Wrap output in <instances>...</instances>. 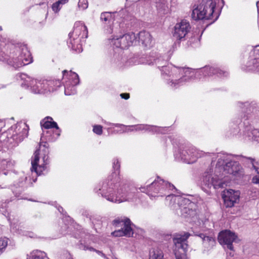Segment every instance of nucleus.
<instances>
[{
	"label": "nucleus",
	"mask_w": 259,
	"mask_h": 259,
	"mask_svg": "<svg viewBox=\"0 0 259 259\" xmlns=\"http://www.w3.org/2000/svg\"><path fill=\"white\" fill-rule=\"evenodd\" d=\"M155 64L161 71L167 84L171 88H178L192 81L196 77L203 75L209 77L216 75L220 77H227L229 73L219 68L210 66L195 70L191 68L179 67L170 65L166 66V62L159 58L154 60Z\"/></svg>",
	"instance_id": "1"
},
{
	"label": "nucleus",
	"mask_w": 259,
	"mask_h": 259,
	"mask_svg": "<svg viewBox=\"0 0 259 259\" xmlns=\"http://www.w3.org/2000/svg\"><path fill=\"white\" fill-rule=\"evenodd\" d=\"M120 166L118 159H113L114 171L95 189L96 192L99 191L102 197L107 201L115 203L132 201L136 196L135 189L121 181L119 176Z\"/></svg>",
	"instance_id": "2"
},
{
	"label": "nucleus",
	"mask_w": 259,
	"mask_h": 259,
	"mask_svg": "<svg viewBox=\"0 0 259 259\" xmlns=\"http://www.w3.org/2000/svg\"><path fill=\"white\" fill-rule=\"evenodd\" d=\"M147 182L144 186H141L139 189L142 192L145 193L152 197H159L166 196L167 201H169V205H175L177 204L180 207L183 208L187 205L194 206L195 204L189 199L182 196H177L169 194L167 192L168 190L174 189V186L170 183L164 182L163 180L157 178L150 184Z\"/></svg>",
	"instance_id": "3"
},
{
	"label": "nucleus",
	"mask_w": 259,
	"mask_h": 259,
	"mask_svg": "<svg viewBox=\"0 0 259 259\" xmlns=\"http://www.w3.org/2000/svg\"><path fill=\"white\" fill-rule=\"evenodd\" d=\"M191 10L193 20H211L213 22L218 19L221 12L216 8L215 0L199 1L192 5Z\"/></svg>",
	"instance_id": "4"
},
{
	"label": "nucleus",
	"mask_w": 259,
	"mask_h": 259,
	"mask_svg": "<svg viewBox=\"0 0 259 259\" xmlns=\"http://www.w3.org/2000/svg\"><path fill=\"white\" fill-rule=\"evenodd\" d=\"M22 87L30 88L34 94H45L56 91L61 85L58 80L37 79L32 78L26 74L20 75Z\"/></svg>",
	"instance_id": "5"
},
{
	"label": "nucleus",
	"mask_w": 259,
	"mask_h": 259,
	"mask_svg": "<svg viewBox=\"0 0 259 259\" xmlns=\"http://www.w3.org/2000/svg\"><path fill=\"white\" fill-rule=\"evenodd\" d=\"M213 155L214 157H212V161H214V157L218 159L216 166L221 170H223V175L230 174L237 176L242 175L241 166L238 162L233 160L232 155L223 153L213 154Z\"/></svg>",
	"instance_id": "6"
},
{
	"label": "nucleus",
	"mask_w": 259,
	"mask_h": 259,
	"mask_svg": "<svg viewBox=\"0 0 259 259\" xmlns=\"http://www.w3.org/2000/svg\"><path fill=\"white\" fill-rule=\"evenodd\" d=\"M18 56L16 57L8 56L3 52L0 53V61L7 62L9 65L15 68H18L23 66L28 65L32 62V57L27 47L25 46H21L16 48Z\"/></svg>",
	"instance_id": "7"
},
{
	"label": "nucleus",
	"mask_w": 259,
	"mask_h": 259,
	"mask_svg": "<svg viewBox=\"0 0 259 259\" xmlns=\"http://www.w3.org/2000/svg\"><path fill=\"white\" fill-rule=\"evenodd\" d=\"M88 29L87 26L81 22H76L73 31L69 33L67 44L69 48L77 53L82 52L81 41L88 37Z\"/></svg>",
	"instance_id": "8"
},
{
	"label": "nucleus",
	"mask_w": 259,
	"mask_h": 259,
	"mask_svg": "<svg viewBox=\"0 0 259 259\" xmlns=\"http://www.w3.org/2000/svg\"><path fill=\"white\" fill-rule=\"evenodd\" d=\"M49 153L48 143L40 142L39 149L35 151L34 158L31 160L32 172L34 171L37 175H40L47 169V165L49 163Z\"/></svg>",
	"instance_id": "9"
},
{
	"label": "nucleus",
	"mask_w": 259,
	"mask_h": 259,
	"mask_svg": "<svg viewBox=\"0 0 259 259\" xmlns=\"http://www.w3.org/2000/svg\"><path fill=\"white\" fill-rule=\"evenodd\" d=\"M207 154H210V153H205L191 145H185L181 146L175 152V156L176 158L181 160L184 162L191 164L195 162L198 158Z\"/></svg>",
	"instance_id": "10"
},
{
	"label": "nucleus",
	"mask_w": 259,
	"mask_h": 259,
	"mask_svg": "<svg viewBox=\"0 0 259 259\" xmlns=\"http://www.w3.org/2000/svg\"><path fill=\"white\" fill-rule=\"evenodd\" d=\"M211 169L206 170L200 179L201 189L205 192L209 193L211 188L214 189L224 188L227 186L225 181L220 179L216 175H212Z\"/></svg>",
	"instance_id": "11"
},
{
	"label": "nucleus",
	"mask_w": 259,
	"mask_h": 259,
	"mask_svg": "<svg viewBox=\"0 0 259 259\" xmlns=\"http://www.w3.org/2000/svg\"><path fill=\"white\" fill-rule=\"evenodd\" d=\"M137 37L133 32H129L122 35L114 36L108 40V42L113 49L123 50L135 45Z\"/></svg>",
	"instance_id": "12"
},
{
	"label": "nucleus",
	"mask_w": 259,
	"mask_h": 259,
	"mask_svg": "<svg viewBox=\"0 0 259 259\" xmlns=\"http://www.w3.org/2000/svg\"><path fill=\"white\" fill-rule=\"evenodd\" d=\"M190 236V234L186 232L174 235L173 242L175 244L174 251L176 259H187L186 252L188 247L187 239Z\"/></svg>",
	"instance_id": "13"
},
{
	"label": "nucleus",
	"mask_w": 259,
	"mask_h": 259,
	"mask_svg": "<svg viewBox=\"0 0 259 259\" xmlns=\"http://www.w3.org/2000/svg\"><path fill=\"white\" fill-rule=\"evenodd\" d=\"M112 225L115 227H120V229L114 231L111 235L115 237L126 236L131 237L133 234L132 228V223L128 218L125 217L117 218L112 222Z\"/></svg>",
	"instance_id": "14"
},
{
	"label": "nucleus",
	"mask_w": 259,
	"mask_h": 259,
	"mask_svg": "<svg viewBox=\"0 0 259 259\" xmlns=\"http://www.w3.org/2000/svg\"><path fill=\"white\" fill-rule=\"evenodd\" d=\"M62 73L65 95L70 96L76 94L75 87L79 82L78 74L71 71L68 72L65 70L62 72Z\"/></svg>",
	"instance_id": "15"
},
{
	"label": "nucleus",
	"mask_w": 259,
	"mask_h": 259,
	"mask_svg": "<svg viewBox=\"0 0 259 259\" xmlns=\"http://www.w3.org/2000/svg\"><path fill=\"white\" fill-rule=\"evenodd\" d=\"M191 28L189 22L186 20H182L175 25L173 37L177 40H184Z\"/></svg>",
	"instance_id": "16"
},
{
	"label": "nucleus",
	"mask_w": 259,
	"mask_h": 259,
	"mask_svg": "<svg viewBox=\"0 0 259 259\" xmlns=\"http://www.w3.org/2000/svg\"><path fill=\"white\" fill-rule=\"evenodd\" d=\"M238 106L245 114L243 118L245 119L255 118L259 114V107L255 102H238Z\"/></svg>",
	"instance_id": "17"
},
{
	"label": "nucleus",
	"mask_w": 259,
	"mask_h": 259,
	"mask_svg": "<svg viewBox=\"0 0 259 259\" xmlns=\"http://www.w3.org/2000/svg\"><path fill=\"white\" fill-rule=\"evenodd\" d=\"M237 239L236 234L230 230L222 231L218 236V241L221 245H226L231 250H233L232 243Z\"/></svg>",
	"instance_id": "18"
},
{
	"label": "nucleus",
	"mask_w": 259,
	"mask_h": 259,
	"mask_svg": "<svg viewBox=\"0 0 259 259\" xmlns=\"http://www.w3.org/2000/svg\"><path fill=\"white\" fill-rule=\"evenodd\" d=\"M240 193L239 191L232 189L225 190L223 192L222 197L224 204L227 207H231L234 206L239 201Z\"/></svg>",
	"instance_id": "19"
},
{
	"label": "nucleus",
	"mask_w": 259,
	"mask_h": 259,
	"mask_svg": "<svg viewBox=\"0 0 259 259\" xmlns=\"http://www.w3.org/2000/svg\"><path fill=\"white\" fill-rule=\"evenodd\" d=\"M243 138L246 140L259 141V130L251 125H246L242 134Z\"/></svg>",
	"instance_id": "20"
},
{
	"label": "nucleus",
	"mask_w": 259,
	"mask_h": 259,
	"mask_svg": "<svg viewBox=\"0 0 259 259\" xmlns=\"http://www.w3.org/2000/svg\"><path fill=\"white\" fill-rule=\"evenodd\" d=\"M16 129L18 128V131L22 128V131L19 132L18 134L16 133V135H13L11 139L15 141L16 143L18 144L21 142L23 140L26 138L28 134L29 127L25 123H20L17 124L15 125Z\"/></svg>",
	"instance_id": "21"
},
{
	"label": "nucleus",
	"mask_w": 259,
	"mask_h": 259,
	"mask_svg": "<svg viewBox=\"0 0 259 259\" xmlns=\"http://www.w3.org/2000/svg\"><path fill=\"white\" fill-rule=\"evenodd\" d=\"M133 127L136 128V131H143L151 132L153 134L154 133H161L164 134V131L166 128V127H163L160 126H156L148 124H139L133 125Z\"/></svg>",
	"instance_id": "22"
},
{
	"label": "nucleus",
	"mask_w": 259,
	"mask_h": 259,
	"mask_svg": "<svg viewBox=\"0 0 259 259\" xmlns=\"http://www.w3.org/2000/svg\"><path fill=\"white\" fill-rule=\"evenodd\" d=\"M253 54L255 55V57L247 63L246 70L259 72V46H256L253 49Z\"/></svg>",
	"instance_id": "23"
},
{
	"label": "nucleus",
	"mask_w": 259,
	"mask_h": 259,
	"mask_svg": "<svg viewBox=\"0 0 259 259\" xmlns=\"http://www.w3.org/2000/svg\"><path fill=\"white\" fill-rule=\"evenodd\" d=\"M104 123L106 125L110 126V127L108 128V130H109V128H114V127H118L120 128V130H114L113 132L114 134H122L123 133H128L136 131V128L133 127V125H125L122 124L112 123L106 121H104Z\"/></svg>",
	"instance_id": "24"
},
{
	"label": "nucleus",
	"mask_w": 259,
	"mask_h": 259,
	"mask_svg": "<svg viewBox=\"0 0 259 259\" xmlns=\"http://www.w3.org/2000/svg\"><path fill=\"white\" fill-rule=\"evenodd\" d=\"M42 129L46 130V132L52 133L53 128H55L59 130V127L57 123L53 120V118L50 116L45 118L40 122Z\"/></svg>",
	"instance_id": "25"
},
{
	"label": "nucleus",
	"mask_w": 259,
	"mask_h": 259,
	"mask_svg": "<svg viewBox=\"0 0 259 259\" xmlns=\"http://www.w3.org/2000/svg\"><path fill=\"white\" fill-rule=\"evenodd\" d=\"M139 40L142 45L146 48H150L152 45V39L150 34L146 31L140 32L137 35Z\"/></svg>",
	"instance_id": "26"
},
{
	"label": "nucleus",
	"mask_w": 259,
	"mask_h": 259,
	"mask_svg": "<svg viewBox=\"0 0 259 259\" xmlns=\"http://www.w3.org/2000/svg\"><path fill=\"white\" fill-rule=\"evenodd\" d=\"M195 235L201 238L204 246L207 248L212 247L215 244V240L212 235H206L200 233Z\"/></svg>",
	"instance_id": "27"
},
{
	"label": "nucleus",
	"mask_w": 259,
	"mask_h": 259,
	"mask_svg": "<svg viewBox=\"0 0 259 259\" xmlns=\"http://www.w3.org/2000/svg\"><path fill=\"white\" fill-rule=\"evenodd\" d=\"M32 182H31V178L30 176H23L20 178V179L16 182L14 184V186L16 187L20 188H27L32 185Z\"/></svg>",
	"instance_id": "28"
},
{
	"label": "nucleus",
	"mask_w": 259,
	"mask_h": 259,
	"mask_svg": "<svg viewBox=\"0 0 259 259\" xmlns=\"http://www.w3.org/2000/svg\"><path fill=\"white\" fill-rule=\"evenodd\" d=\"M252 167L257 172V175L254 176L252 179V182L254 184H259V161H256L253 159H249Z\"/></svg>",
	"instance_id": "29"
},
{
	"label": "nucleus",
	"mask_w": 259,
	"mask_h": 259,
	"mask_svg": "<svg viewBox=\"0 0 259 259\" xmlns=\"http://www.w3.org/2000/svg\"><path fill=\"white\" fill-rule=\"evenodd\" d=\"M42 136L41 139L43 137H45L46 140H48L49 141H53L55 140H56L59 136H60V131L59 130H57L56 132H54V130H53V132L52 133H47L46 130L45 129H42Z\"/></svg>",
	"instance_id": "30"
},
{
	"label": "nucleus",
	"mask_w": 259,
	"mask_h": 259,
	"mask_svg": "<svg viewBox=\"0 0 259 259\" xmlns=\"http://www.w3.org/2000/svg\"><path fill=\"white\" fill-rule=\"evenodd\" d=\"M193 206H186L181 208V211L182 215L185 218L193 217L196 214V211L193 209Z\"/></svg>",
	"instance_id": "31"
},
{
	"label": "nucleus",
	"mask_w": 259,
	"mask_h": 259,
	"mask_svg": "<svg viewBox=\"0 0 259 259\" xmlns=\"http://www.w3.org/2000/svg\"><path fill=\"white\" fill-rule=\"evenodd\" d=\"M15 162L11 159H3L0 160V169H11L14 167Z\"/></svg>",
	"instance_id": "32"
},
{
	"label": "nucleus",
	"mask_w": 259,
	"mask_h": 259,
	"mask_svg": "<svg viewBox=\"0 0 259 259\" xmlns=\"http://www.w3.org/2000/svg\"><path fill=\"white\" fill-rule=\"evenodd\" d=\"M149 259H163V253L159 249H153L150 251Z\"/></svg>",
	"instance_id": "33"
},
{
	"label": "nucleus",
	"mask_w": 259,
	"mask_h": 259,
	"mask_svg": "<svg viewBox=\"0 0 259 259\" xmlns=\"http://www.w3.org/2000/svg\"><path fill=\"white\" fill-rule=\"evenodd\" d=\"M46 257V253L40 250H36L31 252L29 257L27 259H45Z\"/></svg>",
	"instance_id": "34"
},
{
	"label": "nucleus",
	"mask_w": 259,
	"mask_h": 259,
	"mask_svg": "<svg viewBox=\"0 0 259 259\" xmlns=\"http://www.w3.org/2000/svg\"><path fill=\"white\" fill-rule=\"evenodd\" d=\"M100 19L102 22L108 24L113 20L112 15L110 12H103L101 14Z\"/></svg>",
	"instance_id": "35"
},
{
	"label": "nucleus",
	"mask_w": 259,
	"mask_h": 259,
	"mask_svg": "<svg viewBox=\"0 0 259 259\" xmlns=\"http://www.w3.org/2000/svg\"><path fill=\"white\" fill-rule=\"evenodd\" d=\"M79 249L83 250H89L91 251H95L98 254L101 255L103 257H105V254H104L102 252L99 250H97L96 249H94V248L92 247H89L86 245L83 244V243H81L79 245Z\"/></svg>",
	"instance_id": "36"
},
{
	"label": "nucleus",
	"mask_w": 259,
	"mask_h": 259,
	"mask_svg": "<svg viewBox=\"0 0 259 259\" xmlns=\"http://www.w3.org/2000/svg\"><path fill=\"white\" fill-rule=\"evenodd\" d=\"M8 238L6 237L0 238V255L6 250L8 243Z\"/></svg>",
	"instance_id": "37"
},
{
	"label": "nucleus",
	"mask_w": 259,
	"mask_h": 259,
	"mask_svg": "<svg viewBox=\"0 0 259 259\" xmlns=\"http://www.w3.org/2000/svg\"><path fill=\"white\" fill-rule=\"evenodd\" d=\"M78 8L81 10H84L88 7V0H79L78 3Z\"/></svg>",
	"instance_id": "38"
},
{
	"label": "nucleus",
	"mask_w": 259,
	"mask_h": 259,
	"mask_svg": "<svg viewBox=\"0 0 259 259\" xmlns=\"http://www.w3.org/2000/svg\"><path fill=\"white\" fill-rule=\"evenodd\" d=\"M63 6L59 4L57 1L54 3L52 6V9L53 11L57 13L59 12Z\"/></svg>",
	"instance_id": "39"
},
{
	"label": "nucleus",
	"mask_w": 259,
	"mask_h": 259,
	"mask_svg": "<svg viewBox=\"0 0 259 259\" xmlns=\"http://www.w3.org/2000/svg\"><path fill=\"white\" fill-rule=\"evenodd\" d=\"M102 128V126L100 125H95L93 126V131L97 135H101L103 133Z\"/></svg>",
	"instance_id": "40"
},
{
	"label": "nucleus",
	"mask_w": 259,
	"mask_h": 259,
	"mask_svg": "<svg viewBox=\"0 0 259 259\" xmlns=\"http://www.w3.org/2000/svg\"><path fill=\"white\" fill-rule=\"evenodd\" d=\"M7 204L6 202L2 203L0 202V213L6 216L7 213Z\"/></svg>",
	"instance_id": "41"
},
{
	"label": "nucleus",
	"mask_w": 259,
	"mask_h": 259,
	"mask_svg": "<svg viewBox=\"0 0 259 259\" xmlns=\"http://www.w3.org/2000/svg\"><path fill=\"white\" fill-rule=\"evenodd\" d=\"M8 221H9V222L10 223L11 229H12L14 231H16L17 230V229H16V226H15V224L11 222L10 218L8 219Z\"/></svg>",
	"instance_id": "42"
},
{
	"label": "nucleus",
	"mask_w": 259,
	"mask_h": 259,
	"mask_svg": "<svg viewBox=\"0 0 259 259\" xmlns=\"http://www.w3.org/2000/svg\"><path fill=\"white\" fill-rule=\"evenodd\" d=\"M239 130V127L238 126V125H235V127H234V128L233 131H232L233 136L236 135L237 133H238Z\"/></svg>",
	"instance_id": "43"
},
{
	"label": "nucleus",
	"mask_w": 259,
	"mask_h": 259,
	"mask_svg": "<svg viewBox=\"0 0 259 259\" xmlns=\"http://www.w3.org/2000/svg\"><path fill=\"white\" fill-rule=\"evenodd\" d=\"M120 96L122 99H124L125 100H127L130 98V94L128 93H122L121 94Z\"/></svg>",
	"instance_id": "44"
},
{
	"label": "nucleus",
	"mask_w": 259,
	"mask_h": 259,
	"mask_svg": "<svg viewBox=\"0 0 259 259\" xmlns=\"http://www.w3.org/2000/svg\"><path fill=\"white\" fill-rule=\"evenodd\" d=\"M69 0H58L57 2L62 6L65 5L68 2Z\"/></svg>",
	"instance_id": "45"
},
{
	"label": "nucleus",
	"mask_w": 259,
	"mask_h": 259,
	"mask_svg": "<svg viewBox=\"0 0 259 259\" xmlns=\"http://www.w3.org/2000/svg\"><path fill=\"white\" fill-rule=\"evenodd\" d=\"M162 5V7L163 8V13H165L166 11V9H167V6L165 4H161Z\"/></svg>",
	"instance_id": "46"
},
{
	"label": "nucleus",
	"mask_w": 259,
	"mask_h": 259,
	"mask_svg": "<svg viewBox=\"0 0 259 259\" xmlns=\"http://www.w3.org/2000/svg\"><path fill=\"white\" fill-rule=\"evenodd\" d=\"M252 191H254V194L252 196V197H256L257 196V194H258L257 189L255 190L252 189Z\"/></svg>",
	"instance_id": "47"
},
{
	"label": "nucleus",
	"mask_w": 259,
	"mask_h": 259,
	"mask_svg": "<svg viewBox=\"0 0 259 259\" xmlns=\"http://www.w3.org/2000/svg\"><path fill=\"white\" fill-rule=\"evenodd\" d=\"M252 191H254V194L252 196V197H256L257 196V194H258L257 189L255 190L252 189Z\"/></svg>",
	"instance_id": "48"
},
{
	"label": "nucleus",
	"mask_w": 259,
	"mask_h": 259,
	"mask_svg": "<svg viewBox=\"0 0 259 259\" xmlns=\"http://www.w3.org/2000/svg\"><path fill=\"white\" fill-rule=\"evenodd\" d=\"M252 191H254V194L252 196V197H256L257 196V194H258L257 189L255 190L252 189Z\"/></svg>",
	"instance_id": "49"
},
{
	"label": "nucleus",
	"mask_w": 259,
	"mask_h": 259,
	"mask_svg": "<svg viewBox=\"0 0 259 259\" xmlns=\"http://www.w3.org/2000/svg\"><path fill=\"white\" fill-rule=\"evenodd\" d=\"M58 210H59V212H61L63 210V208L61 206H59L58 208Z\"/></svg>",
	"instance_id": "50"
},
{
	"label": "nucleus",
	"mask_w": 259,
	"mask_h": 259,
	"mask_svg": "<svg viewBox=\"0 0 259 259\" xmlns=\"http://www.w3.org/2000/svg\"><path fill=\"white\" fill-rule=\"evenodd\" d=\"M256 7H257V11H259V10H258L259 2H257L256 3Z\"/></svg>",
	"instance_id": "51"
},
{
	"label": "nucleus",
	"mask_w": 259,
	"mask_h": 259,
	"mask_svg": "<svg viewBox=\"0 0 259 259\" xmlns=\"http://www.w3.org/2000/svg\"><path fill=\"white\" fill-rule=\"evenodd\" d=\"M32 181H33V182H34V183L35 182V181H36V178L33 179Z\"/></svg>",
	"instance_id": "52"
},
{
	"label": "nucleus",
	"mask_w": 259,
	"mask_h": 259,
	"mask_svg": "<svg viewBox=\"0 0 259 259\" xmlns=\"http://www.w3.org/2000/svg\"><path fill=\"white\" fill-rule=\"evenodd\" d=\"M105 259H109L106 255L105 257H104Z\"/></svg>",
	"instance_id": "53"
},
{
	"label": "nucleus",
	"mask_w": 259,
	"mask_h": 259,
	"mask_svg": "<svg viewBox=\"0 0 259 259\" xmlns=\"http://www.w3.org/2000/svg\"><path fill=\"white\" fill-rule=\"evenodd\" d=\"M2 30V27L0 26V31Z\"/></svg>",
	"instance_id": "54"
}]
</instances>
